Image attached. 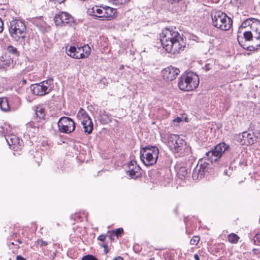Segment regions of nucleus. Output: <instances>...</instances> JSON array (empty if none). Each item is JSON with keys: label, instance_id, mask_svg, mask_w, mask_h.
<instances>
[{"label": "nucleus", "instance_id": "nucleus-1", "mask_svg": "<svg viewBox=\"0 0 260 260\" xmlns=\"http://www.w3.org/2000/svg\"><path fill=\"white\" fill-rule=\"evenodd\" d=\"M237 40L244 49L255 51L260 48V21L249 18L242 22L238 30Z\"/></svg>", "mask_w": 260, "mask_h": 260}, {"label": "nucleus", "instance_id": "nucleus-2", "mask_svg": "<svg viewBox=\"0 0 260 260\" xmlns=\"http://www.w3.org/2000/svg\"><path fill=\"white\" fill-rule=\"evenodd\" d=\"M162 47L169 53L176 54L183 51L186 43L182 36L173 28H165L160 34Z\"/></svg>", "mask_w": 260, "mask_h": 260}, {"label": "nucleus", "instance_id": "nucleus-3", "mask_svg": "<svg viewBox=\"0 0 260 260\" xmlns=\"http://www.w3.org/2000/svg\"><path fill=\"white\" fill-rule=\"evenodd\" d=\"M162 47L169 53L176 54L183 51L186 43L182 36L173 28H165L160 34Z\"/></svg>", "mask_w": 260, "mask_h": 260}, {"label": "nucleus", "instance_id": "nucleus-4", "mask_svg": "<svg viewBox=\"0 0 260 260\" xmlns=\"http://www.w3.org/2000/svg\"><path fill=\"white\" fill-rule=\"evenodd\" d=\"M229 148V146L224 143H220L215 146L211 150L206 153V156L197 164L192 172V178L198 180L202 178L205 173L207 171L209 165V163L203 161V159H207L211 163L216 161L222 154Z\"/></svg>", "mask_w": 260, "mask_h": 260}, {"label": "nucleus", "instance_id": "nucleus-5", "mask_svg": "<svg viewBox=\"0 0 260 260\" xmlns=\"http://www.w3.org/2000/svg\"><path fill=\"white\" fill-rule=\"evenodd\" d=\"M161 139L173 153H177L180 155L184 156L187 155L190 151L185 141L177 135L168 134L166 136H161Z\"/></svg>", "mask_w": 260, "mask_h": 260}, {"label": "nucleus", "instance_id": "nucleus-6", "mask_svg": "<svg viewBox=\"0 0 260 260\" xmlns=\"http://www.w3.org/2000/svg\"><path fill=\"white\" fill-rule=\"evenodd\" d=\"M199 82L198 76L192 72H189L179 78L178 86L181 90L189 91L198 87Z\"/></svg>", "mask_w": 260, "mask_h": 260}, {"label": "nucleus", "instance_id": "nucleus-7", "mask_svg": "<svg viewBox=\"0 0 260 260\" xmlns=\"http://www.w3.org/2000/svg\"><path fill=\"white\" fill-rule=\"evenodd\" d=\"M26 28L24 23L19 20H13L10 22L9 32L12 38L16 41H24L26 34Z\"/></svg>", "mask_w": 260, "mask_h": 260}, {"label": "nucleus", "instance_id": "nucleus-8", "mask_svg": "<svg viewBox=\"0 0 260 260\" xmlns=\"http://www.w3.org/2000/svg\"><path fill=\"white\" fill-rule=\"evenodd\" d=\"M159 150L156 146H147L140 150V158L146 166H152L156 164Z\"/></svg>", "mask_w": 260, "mask_h": 260}, {"label": "nucleus", "instance_id": "nucleus-9", "mask_svg": "<svg viewBox=\"0 0 260 260\" xmlns=\"http://www.w3.org/2000/svg\"><path fill=\"white\" fill-rule=\"evenodd\" d=\"M212 25L221 30H229L233 23V20L230 17L225 13L220 11L215 13L214 16H212Z\"/></svg>", "mask_w": 260, "mask_h": 260}, {"label": "nucleus", "instance_id": "nucleus-10", "mask_svg": "<svg viewBox=\"0 0 260 260\" xmlns=\"http://www.w3.org/2000/svg\"><path fill=\"white\" fill-rule=\"evenodd\" d=\"M53 83L52 78L48 79L39 83L32 84L30 87V90L35 95L43 96L52 91Z\"/></svg>", "mask_w": 260, "mask_h": 260}, {"label": "nucleus", "instance_id": "nucleus-11", "mask_svg": "<svg viewBox=\"0 0 260 260\" xmlns=\"http://www.w3.org/2000/svg\"><path fill=\"white\" fill-rule=\"evenodd\" d=\"M90 52V47L88 45H85L83 47L78 48L71 46L69 50L67 51V53L73 58L80 59L87 57Z\"/></svg>", "mask_w": 260, "mask_h": 260}, {"label": "nucleus", "instance_id": "nucleus-12", "mask_svg": "<svg viewBox=\"0 0 260 260\" xmlns=\"http://www.w3.org/2000/svg\"><path fill=\"white\" fill-rule=\"evenodd\" d=\"M78 117L81 120L84 132L87 134H91L93 131V124L87 113L83 109H81L78 112Z\"/></svg>", "mask_w": 260, "mask_h": 260}, {"label": "nucleus", "instance_id": "nucleus-13", "mask_svg": "<svg viewBox=\"0 0 260 260\" xmlns=\"http://www.w3.org/2000/svg\"><path fill=\"white\" fill-rule=\"evenodd\" d=\"M58 126L60 132L69 134L75 130V123L70 117H62L58 121Z\"/></svg>", "mask_w": 260, "mask_h": 260}, {"label": "nucleus", "instance_id": "nucleus-14", "mask_svg": "<svg viewBox=\"0 0 260 260\" xmlns=\"http://www.w3.org/2000/svg\"><path fill=\"white\" fill-rule=\"evenodd\" d=\"M54 22L58 26L66 24H70L74 22V18L69 13L65 12H60L55 15Z\"/></svg>", "mask_w": 260, "mask_h": 260}, {"label": "nucleus", "instance_id": "nucleus-15", "mask_svg": "<svg viewBox=\"0 0 260 260\" xmlns=\"http://www.w3.org/2000/svg\"><path fill=\"white\" fill-rule=\"evenodd\" d=\"M257 137L253 133L244 132L239 134L237 137V141L242 145H249L256 142Z\"/></svg>", "mask_w": 260, "mask_h": 260}, {"label": "nucleus", "instance_id": "nucleus-16", "mask_svg": "<svg viewBox=\"0 0 260 260\" xmlns=\"http://www.w3.org/2000/svg\"><path fill=\"white\" fill-rule=\"evenodd\" d=\"M101 12L98 15V18L99 20H111L114 17L116 13V9L110 7H101Z\"/></svg>", "mask_w": 260, "mask_h": 260}, {"label": "nucleus", "instance_id": "nucleus-17", "mask_svg": "<svg viewBox=\"0 0 260 260\" xmlns=\"http://www.w3.org/2000/svg\"><path fill=\"white\" fill-rule=\"evenodd\" d=\"M6 140L11 149L15 151L21 149L22 146V141L20 140L16 135L12 134L6 137Z\"/></svg>", "mask_w": 260, "mask_h": 260}, {"label": "nucleus", "instance_id": "nucleus-18", "mask_svg": "<svg viewBox=\"0 0 260 260\" xmlns=\"http://www.w3.org/2000/svg\"><path fill=\"white\" fill-rule=\"evenodd\" d=\"M179 73V69L172 66L164 69L162 71L163 78L167 81H171L175 79Z\"/></svg>", "mask_w": 260, "mask_h": 260}, {"label": "nucleus", "instance_id": "nucleus-19", "mask_svg": "<svg viewBox=\"0 0 260 260\" xmlns=\"http://www.w3.org/2000/svg\"><path fill=\"white\" fill-rule=\"evenodd\" d=\"M126 171L127 174L133 178H138L141 175V168L135 160H131L128 163Z\"/></svg>", "mask_w": 260, "mask_h": 260}, {"label": "nucleus", "instance_id": "nucleus-20", "mask_svg": "<svg viewBox=\"0 0 260 260\" xmlns=\"http://www.w3.org/2000/svg\"><path fill=\"white\" fill-rule=\"evenodd\" d=\"M16 60H13L7 56V55H5L2 56V59H0V68L4 70H8L13 68L16 64Z\"/></svg>", "mask_w": 260, "mask_h": 260}, {"label": "nucleus", "instance_id": "nucleus-21", "mask_svg": "<svg viewBox=\"0 0 260 260\" xmlns=\"http://www.w3.org/2000/svg\"><path fill=\"white\" fill-rule=\"evenodd\" d=\"M5 55H7V56L13 60H18L19 56H20V52L18 51L16 47L12 45H9L7 48V53Z\"/></svg>", "mask_w": 260, "mask_h": 260}, {"label": "nucleus", "instance_id": "nucleus-22", "mask_svg": "<svg viewBox=\"0 0 260 260\" xmlns=\"http://www.w3.org/2000/svg\"><path fill=\"white\" fill-rule=\"evenodd\" d=\"M35 115L39 121L44 120L45 116L44 108L41 106H37L35 109Z\"/></svg>", "mask_w": 260, "mask_h": 260}, {"label": "nucleus", "instance_id": "nucleus-23", "mask_svg": "<svg viewBox=\"0 0 260 260\" xmlns=\"http://www.w3.org/2000/svg\"><path fill=\"white\" fill-rule=\"evenodd\" d=\"M12 127L10 125L5 123L0 127V134L6 138L8 135H12Z\"/></svg>", "mask_w": 260, "mask_h": 260}, {"label": "nucleus", "instance_id": "nucleus-24", "mask_svg": "<svg viewBox=\"0 0 260 260\" xmlns=\"http://www.w3.org/2000/svg\"><path fill=\"white\" fill-rule=\"evenodd\" d=\"M10 108L7 98L5 97L0 98V109L3 111L7 112L9 111Z\"/></svg>", "mask_w": 260, "mask_h": 260}, {"label": "nucleus", "instance_id": "nucleus-25", "mask_svg": "<svg viewBox=\"0 0 260 260\" xmlns=\"http://www.w3.org/2000/svg\"><path fill=\"white\" fill-rule=\"evenodd\" d=\"M228 238L230 243L235 244L238 243L240 238L237 235L231 233L228 235Z\"/></svg>", "mask_w": 260, "mask_h": 260}, {"label": "nucleus", "instance_id": "nucleus-26", "mask_svg": "<svg viewBox=\"0 0 260 260\" xmlns=\"http://www.w3.org/2000/svg\"><path fill=\"white\" fill-rule=\"evenodd\" d=\"M129 0H111L113 4L116 6H120L125 4L129 2Z\"/></svg>", "mask_w": 260, "mask_h": 260}, {"label": "nucleus", "instance_id": "nucleus-27", "mask_svg": "<svg viewBox=\"0 0 260 260\" xmlns=\"http://www.w3.org/2000/svg\"><path fill=\"white\" fill-rule=\"evenodd\" d=\"M200 237L199 236H194L190 240V243L191 245H197L199 241H200Z\"/></svg>", "mask_w": 260, "mask_h": 260}, {"label": "nucleus", "instance_id": "nucleus-28", "mask_svg": "<svg viewBox=\"0 0 260 260\" xmlns=\"http://www.w3.org/2000/svg\"><path fill=\"white\" fill-rule=\"evenodd\" d=\"M255 244L260 245V233H257L254 237Z\"/></svg>", "mask_w": 260, "mask_h": 260}, {"label": "nucleus", "instance_id": "nucleus-29", "mask_svg": "<svg viewBox=\"0 0 260 260\" xmlns=\"http://www.w3.org/2000/svg\"><path fill=\"white\" fill-rule=\"evenodd\" d=\"M236 2L238 7L245 5L249 0H233Z\"/></svg>", "mask_w": 260, "mask_h": 260}, {"label": "nucleus", "instance_id": "nucleus-30", "mask_svg": "<svg viewBox=\"0 0 260 260\" xmlns=\"http://www.w3.org/2000/svg\"><path fill=\"white\" fill-rule=\"evenodd\" d=\"M36 243L37 245H40V246H45L48 245V242L47 241H44L42 239H38L36 241Z\"/></svg>", "mask_w": 260, "mask_h": 260}, {"label": "nucleus", "instance_id": "nucleus-31", "mask_svg": "<svg viewBox=\"0 0 260 260\" xmlns=\"http://www.w3.org/2000/svg\"><path fill=\"white\" fill-rule=\"evenodd\" d=\"M35 157L37 158V160H36L37 164L39 166L40 165V162L41 161L42 158L41 157L40 154L39 152H36V154L35 155Z\"/></svg>", "mask_w": 260, "mask_h": 260}, {"label": "nucleus", "instance_id": "nucleus-32", "mask_svg": "<svg viewBox=\"0 0 260 260\" xmlns=\"http://www.w3.org/2000/svg\"><path fill=\"white\" fill-rule=\"evenodd\" d=\"M101 7H99L97 6H95L94 7H93V11H95V15H96V19L98 18V15L99 14V12H101L100 11Z\"/></svg>", "mask_w": 260, "mask_h": 260}, {"label": "nucleus", "instance_id": "nucleus-33", "mask_svg": "<svg viewBox=\"0 0 260 260\" xmlns=\"http://www.w3.org/2000/svg\"><path fill=\"white\" fill-rule=\"evenodd\" d=\"M183 173L182 174V176L183 177H185V176H186L188 174V172H187V170L184 167H181L180 169H179V173Z\"/></svg>", "mask_w": 260, "mask_h": 260}, {"label": "nucleus", "instance_id": "nucleus-34", "mask_svg": "<svg viewBox=\"0 0 260 260\" xmlns=\"http://www.w3.org/2000/svg\"><path fill=\"white\" fill-rule=\"evenodd\" d=\"M115 234L117 237L123 233V230L122 228H118L114 231Z\"/></svg>", "mask_w": 260, "mask_h": 260}, {"label": "nucleus", "instance_id": "nucleus-35", "mask_svg": "<svg viewBox=\"0 0 260 260\" xmlns=\"http://www.w3.org/2000/svg\"><path fill=\"white\" fill-rule=\"evenodd\" d=\"M87 13L90 15L93 16L96 18L95 13L94 11H93V7L91 9H89L87 11Z\"/></svg>", "mask_w": 260, "mask_h": 260}, {"label": "nucleus", "instance_id": "nucleus-36", "mask_svg": "<svg viewBox=\"0 0 260 260\" xmlns=\"http://www.w3.org/2000/svg\"><path fill=\"white\" fill-rule=\"evenodd\" d=\"M105 238H106V236L104 235H100L98 237V239L100 241H104L105 240Z\"/></svg>", "mask_w": 260, "mask_h": 260}, {"label": "nucleus", "instance_id": "nucleus-37", "mask_svg": "<svg viewBox=\"0 0 260 260\" xmlns=\"http://www.w3.org/2000/svg\"><path fill=\"white\" fill-rule=\"evenodd\" d=\"M104 248V253L107 254L108 252V245L106 244H105L103 245Z\"/></svg>", "mask_w": 260, "mask_h": 260}, {"label": "nucleus", "instance_id": "nucleus-38", "mask_svg": "<svg viewBox=\"0 0 260 260\" xmlns=\"http://www.w3.org/2000/svg\"><path fill=\"white\" fill-rule=\"evenodd\" d=\"M211 65L210 64H206L204 67L205 70L207 71L211 69Z\"/></svg>", "mask_w": 260, "mask_h": 260}, {"label": "nucleus", "instance_id": "nucleus-39", "mask_svg": "<svg viewBox=\"0 0 260 260\" xmlns=\"http://www.w3.org/2000/svg\"><path fill=\"white\" fill-rule=\"evenodd\" d=\"M16 260H26L25 258L19 255L16 256Z\"/></svg>", "mask_w": 260, "mask_h": 260}, {"label": "nucleus", "instance_id": "nucleus-40", "mask_svg": "<svg viewBox=\"0 0 260 260\" xmlns=\"http://www.w3.org/2000/svg\"><path fill=\"white\" fill-rule=\"evenodd\" d=\"M3 22L2 21V19L0 18V32L3 31Z\"/></svg>", "mask_w": 260, "mask_h": 260}, {"label": "nucleus", "instance_id": "nucleus-41", "mask_svg": "<svg viewBox=\"0 0 260 260\" xmlns=\"http://www.w3.org/2000/svg\"><path fill=\"white\" fill-rule=\"evenodd\" d=\"M113 260H123V258L120 256L115 257Z\"/></svg>", "mask_w": 260, "mask_h": 260}, {"label": "nucleus", "instance_id": "nucleus-42", "mask_svg": "<svg viewBox=\"0 0 260 260\" xmlns=\"http://www.w3.org/2000/svg\"><path fill=\"white\" fill-rule=\"evenodd\" d=\"M174 121L175 122H180L181 121V118L177 117V118H175Z\"/></svg>", "mask_w": 260, "mask_h": 260}, {"label": "nucleus", "instance_id": "nucleus-43", "mask_svg": "<svg viewBox=\"0 0 260 260\" xmlns=\"http://www.w3.org/2000/svg\"><path fill=\"white\" fill-rule=\"evenodd\" d=\"M194 258L195 260H200L199 255L197 254L194 255Z\"/></svg>", "mask_w": 260, "mask_h": 260}, {"label": "nucleus", "instance_id": "nucleus-44", "mask_svg": "<svg viewBox=\"0 0 260 260\" xmlns=\"http://www.w3.org/2000/svg\"><path fill=\"white\" fill-rule=\"evenodd\" d=\"M64 1L65 0H56V1L59 4L63 3Z\"/></svg>", "mask_w": 260, "mask_h": 260}, {"label": "nucleus", "instance_id": "nucleus-45", "mask_svg": "<svg viewBox=\"0 0 260 260\" xmlns=\"http://www.w3.org/2000/svg\"><path fill=\"white\" fill-rule=\"evenodd\" d=\"M137 246H138V245H134V249L135 250L138 249V250H139V249H138V247H137Z\"/></svg>", "mask_w": 260, "mask_h": 260}, {"label": "nucleus", "instance_id": "nucleus-46", "mask_svg": "<svg viewBox=\"0 0 260 260\" xmlns=\"http://www.w3.org/2000/svg\"><path fill=\"white\" fill-rule=\"evenodd\" d=\"M17 241L19 242V243H22V241L20 240H19V239L17 240Z\"/></svg>", "mask_w": 260, "mask_h": 260}, {"label": "nucleus", "instance_id": "nucleus-47", "mask_svg": "<svg viewBox=\"0 0 260 260\" xmlns=\"http://www.w3.org/2000/svg\"><path fill=\"white\" fill-rule=\"evenodd\" d=\"M224 174H226L227 173V170L224 171Z\"/></svg>", "mask_w": 260, "mask_h": 260}, {"label": "nucleus", "instance_id": "nucleus-48", "mask_svg": "<svg viewBox=\"0 0 260 260\" xmlns=\"http://www.w3.org/2000/svg\"><path fill=\"white\" fill-rule=\"evenodd\" d=\"M16 100H17L18 101H19V99L18 98H16Z\"/></svg>", "mask_w": 260, "mask_h": 260}, {"label": "nucleus", "instance_id": "nucleus-49", "mask_svg": "<svg viewBox=\"0 0 260 260\" xmlns=\"http://www.w3.org/2000/svg\"><path fill=\"white\" fill-rule=\"evenodd\" d=\"M14 235L16 237L17 236V234L16 233H14Z\"/></svg>", "mask_w": 260, "mask_h": 260}]
</instances>
